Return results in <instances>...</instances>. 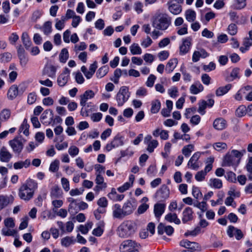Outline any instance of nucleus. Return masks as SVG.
<instances>
[{"instance_id":"obj_1","label":"nucleus","mask_w":252,"mask_h":252,"mask_svg":"<svg viewBox=\"0 0 252 252\" xmlns=\"http://www.w3.org/2000/svg\"><path fill=\"white\" fill-rule=\"evenodd\" d=\"M137 229V224L135 221L127 220L123 221L117 228V234L122 238L132 236Z\"/></svg>"},{"instance_id":"obj_2","label":"nucleus","mask_w":252,"mask_h":252,"mask_svg":"<svg viewBox=\"0 0 252 252\" xmlns=\"http://www.w3.org/2000/svg\"><path fill=\"white\" fill-rule=\"evenodd\" d=\"M37 188V183L30 180L20 187L19 195L21 199L29 200L32 197L34 190Z\"/></svg>"},{"instance_id":"obj_3","label":"nucleus","mask_w":252,"mask_h":252,"mask_svg":"<svg viewBox=\"0 0 252 252\" xmlns=\"http://www.w3.org/2000/svg\"><path fill=\"white\" fill-rule=\"evenodd\" d=\"M141 245L134 240L127 239L123 241L119 245L120 252H139Z\"/></svg>"},{"instance_id":"obj_4","label":"nucleus","mask_w":252,"mask_h":252,"mask_svg":"<svg viewBox=\"0 0 252 252\" xmlns=\"http://www.w3.org/2000/svg\"><path fill=\"white\" fill-rule=\"evenodd\" d=\"M169 21L167 16L163 14H160L156 16L152 23L154 28L160 30H165L169 27Z\"/></svg>"},{"instance_id":"obj_5","label":"nucleus","mask_w":252,"mask_h":252,"mask_svg":"<svg viewBox=\"0 0 252 252\" xmlns=\"http://www.w3.org/2000/svg\"><path fill=\"white\" fill-rule=\"evenodd\" d=\"M130 93L126 86L120 88L116 95V101L119 106H122L128 99Z\"/></svg>"},{"instance_id":"obj_6","label":"nucleus","mask_w":252,"mask_h":252,"mask_svg":"<svg viewBox=\"0 0 252 252\" xmlns=\"http://www.w3.org/2000/svg\"><path fill=\"white\" fill-rule=\"evenodd\" d=\"M24 140L21 137H17L10 140L9 143L14 152L19 154L23 150Z\"/></svg>"},{"instance_id":"obj_7","label":"nucleus","mask_w":252,"mask_h":252,"mask_svg":"<svg viewBox=\"0 0 252 252\" xmlns=\"http://www.w3.org/2000/svg\"><path fill=\"white\" fill-rule=\"evenodd\" d=\"M239 164V160L229 152L223 157L222 165L223 166H233L236 168Z\"/></svg>"},{"instance_id":"obj_8","label":"nucleus","mask_w":252,"mask_h":252,"mask_svg":"<svg viewBox=\"0 0 252 252\" xmlns=\"http://www.w3.org/2000/svg\"><path fill=\"white\" fill-rule=\"evenodd\" d=\"M144 143L147 146V150L149 153L153 152L154 149L158 145V141L157 140L153 139L152 136L150 135H147L145 137Z\"/></svg>"},{"instance_id":"obj_9","label":"nucleus","mask_w":252,"mask_h":252,"mask_svg":"<svg viewBox=\"0 0 252 252\" xmlns=\"http://www.w3.org/2000/svg\"><path fill=\"white\" fill-rule=\"evenodd\" d=\"M169 189L165 185L161 186L160 188L157 191L156 196L160 201L167 199L169 196Z\"/></svg>"},{"instance_id":"obj_10","label":"nucleus","mask_w":252,"mask_h":252,"mask_svg":"<svg viewBox=\"0 0 252 252\" xmlns=\"http://www.w3.org/2000/svg\"><path fill=\"white\" fill-rule=\"evenodd\" d=\"M41 123L45 125H50L53 121V111L50 109L45 110L40 117Z\"/></svg>"},{"instance_id":"obj_11","label":"nucleus","mask_w":252,"mask_h":252,"mask_svg":"<svg viewBox=\"0 0 252 252\" xmlns=\"http://www.w3.org/2000/svg\"><path fill=\"white\" fill-rule=\"evenodd\" d=\"M201 155V152H197L195 153L189 160L188 166L193 170H197L199 168L198 160Z\"/></svg>"},{"instance_id":"obj_12","label":"nucleus","mask_w":252,"mask_h":252,"mask_svg":"<svg viewBox=\"0 0 252 252\" xmlns=\"http://www.w3.org/2000/svg\"><path fill=\"white\" fill-rule=\"evenodd\" d=\"M70 70L65 68L63 72L58 76L57 83L61 87H63L68 82L70 74Z\"/></svg>"},{"instance_id":"obj_13","label":"nucleus","mask_w":252,"mask_h":252,"mask_svg":"<svg viewBox=\"0 0 252 252\" xmlns=\"http://www.w3.org/2000/svg\"><path fill=\"white\" fill-rule=\"evenodd\" d=\"M112 217L114 219L118 220H122L126 217L123 209L120 204H115L113 206Z\"/></svg>"},{"instance_id":"obj_14","label":"nucleus","mask_w":252,"mask_h":252,"mask_svg":"<svg viewBox=\"0 0 252 252\" xmlns=\"http://www.w3.org/2000/svg\"><path fill=\"white\" fill-rule=\"evenodd\" d=\"M179 245L182 247L194 251L200 249L198 243L195 242H191L185 239L180 241Z\"/></svg>"},{"instance_id":"obj_15","label":"nucleus","mask_w":252,"mask_h":252,"mask_svg":"<svg viewBox=\"0 0 252 252\" xmlns=\"http://www.w3.org/2000/svg\"><path fill=\"white\" fill-rule=\"evenodd\" d=\"M95 95L94 93L91 90L86 91L83 94L80 95V105L84 107L87 100L89 99H91L94 97Z\"/></svg>"},{"instance_id":"obj_16","label":"nucleus","mask_w":252,"mask_h":252,"mask_svg":"<svg viewBox=\"0 0 252 252\" xmlns=\"http://www.w3.org/2000/svg\"><path fill=\"white\" fill-rule=\"evenodd\" d=\"M95 182L97 184L94 188L95 191L98 192L107 188V184L104 182V178L101 175H97L96 176Z\"/></svg>"},{"instance_id":"obj_17","label":"nucleus","mask_w":252,"mask_h":252,"mask_svg":"<svg viewBox=\"0 0 252 252\" xmlns=\"http://www.w3.org/2000/svg\"><path fill=\"white\" fill-rule=\"evenodd\" d=\"M125 217L131 215L136 209V206L130 201H126L122 207Z\"/></svg>"},{"instance_id":"obj_18","label":"nucleus","mask_w":252,"mask_h":252,"mask_svg":"<svg viewBox=\"0 0 252 252\" xmlns=\"http://www.w3.org/2000/svg\"><path fill=\"white\" fill-rule=\"evenodd\" d=\"M191 45V38L189 37L186 38L183 40V43L180 46V54L185 55L189 50Z\"/></svg>"},{"instance_id":"obj_19","label":"nucleus","mask_w":252,"mask_h":252,"mask_svg":"<svg viewBox=\"0 0 252 252\" xmlns=\"http://www.w3.org/2000/svg\"><path fill=\"white\" fill-rule=\"evenodd\" d=\"M233 231H235V236L237 240H240L243 237V233L240 229L231 225L228 227L227 231V234L230 237H233L234 236Z\"/></svg>"},{"instance_id":"obj_20","label":"nucleus","mask_w":252,"mask_h":252,"mask_svg":"<svg viewBox=\"0 0 252 252\" xmlns=\"http://www.w3.org/2000/svg\"><path fill=\"white\" fill-rule=\"evenodd\" d=\"M57 68L53 65H46L43 70V74L50 78H55L56 77Z\"/></svg>"},{"instance_id":"obj_21","label":"nucleus","mask_w":252,"mask_h":252,"mask_svg":"<svg viewBox=\"0 0 252 252\" xmlns=\"http://www.w3.org/2000/svg\"><path fill=\"white\" fill-rule=\"evenodd\" d=\"M173 232L174 229L171 226H165L162 223H160L158 226V232L159 234L161 235L165 233L168 235H171Z\"/></svg>"},{"instance_id":"obj_22","label":"nucleus","mask_w":252,"mask_h":252,"mask_svg":"<svg viewBox=\"0 0 252 252\" xmlns=\"http://www.w3.org/2000/svg\"><path fill=\"white\" fill-rule=\"evenodd\" d=\"M167 4L169 10L173 14L177 15L181 12L182 6L180 4L173 3L172 1H169Z\"/></svg>"},{"instance_id":"obj_23","label":"nucleus","mask_w":252,"mask_h":252,"mask_svg":"<svg viewBox=\"0 0 252 252\" xmlns=\"http://www.w3.org/2000/svg\"><path fill=\"white\" fill-rule=\"evenodd\" d=\"M165 205L163 203H157L154 205V212L155 217L159 218L165 211Z\"/></svg>"},{"instance_id":"obj_24","label":"nucleus","mask_w":252,"mask_h":252,"mask_svg":"<svg viewBox=\"0 0 252 252\" xmlns=\"http://www.w3.org/2000/svg\"><path fill=\"white\" fill-rule=\"evenodd\" d=\"M193 211L190 207H187L183 212L182 221L184 223H186L193 218Z\"/></svg>"},{"instance_id":"obj_25","label":"nucleus","mask_w":252,"mask_h":252,"mask_svg":"<svg viewBox=\"0 0 252 252\" xmlns=\"http://www.w3.org/2000/svg\"><path fill=\"white\" fill-rule=\"evenodd\" d=\"M204 87L199 82H196L192 84L189 88L191 94H197L203 91Z\"/></svg>"},{"instance_id":"obj_26","label":"nucleus","mask_w":252,"mask_h":252,"mask_svg":"<svg viewBox=\"0 0 252 252\" xmlns=\"http://www.w3.org/2000/svg\"><path fill=\"white\" fill-rule=\"evenodd\" d=\"M12 157L11 154L7 151V150L2 147L0 151V159L2 162H7L9 161Z\"/></svg>"},{"instance_id":"obj_27","label":"nucleus","mask_w":252,"mask_h":252,"mask_svg":"<svg viewBox=\"0 0 252 252\" xmlns=\"http://www.w3.org/2000/svg\"><path fill=\"white\" fill-rule=\"evenodd\" d=\"M7 97L9 100H13L18 95V88L16 85H12L7 92Z\"/></svg>"},{"instance_id":"obj_28","label":"nucleus","mask_w":252,"mask_h":252,"mask_svg":"<svg viewBox=\"0 0 252 252\" xmlns=\"http://www.w3.org/2000/svg\"><path fill=\"white\" fill-rule=\"evenodd\" d=\"M11 112L9 109L4 108L0 112V121L5 122L8 121L11 117Z\"/></svg>"},{"instance_id":"obj_29","label":"nucleus","mask_w":252,"mask_h":252,"mask_svg":"<svg viewBox=\"0 0 252 252\" xmlns=\"http://www.w3.org/2000/svg\"><path fill=\"white\" fill-rule=\"evenodd\" d=\"M108 197L113 201H121L124 198V195L119 194L114 188L111 189V192L108 194Z\"/></svg>"},{"instance_id":"obj_30","label":"nucleus","mask_w":252,"mask_h":252,"mask_svg":"<svg viewBox=\"0 0 252 252\" xmlns=\"http://www.w3.org/2000/svg\"><path fill=\"white\" fill-rule=\"evenodd\" d=\"M226 125V121L222 118L216 119L213 123L214 127L217 130H222Z\"/></svg>"},{"instance_id":"obj_31","label":"nucleus","mask_w":252,"mask_h":252,"mask_svg":"<svg viewBox=\"0 0 252 252\" xmlns=\"http://www.w3.org/2000/svg\"><path fill=\"white\" fill-rule=\"evenodd\" d=\"M165 220L169 222H174L176 224H179L180 220L178 218L175 213H169L165 216Z\"/></svg>"},{"instance_id":"obj_32","label":"nucleus","mask_w":252,"mask_h":252,"mask_svg":"<svg viewBox=\"0 0 252 252\" xmlns=\"http://www.w3.org/2000/svg\"><path fill=\"white\" fill-rule=\"evenodd\" d=\"M231 87L232 85L228 84L225 86H222L218 88L216 91V95L220 96L226 94L231 89Z\"/></svg>"},{"instance_id":"obj_33","label":"nucleus","mask_w":252,"mask_h":252,"mask_svg":"<svg viewBox=\"0 0 252 252\" xmlns=\"http://www.w3.org/2000/svg\"><path fill=\"white\" fill-rule=\"evenodd\" d=\"M31 164V160L29 159H26L24 161H19L16 162L13 164L15 169H20L23 168H27Z\"/></svg>"},{"instance_id":"obj_34","label":"nucleus","mask_w":252,"mask_h":252,"mask_svg":"<svg viewBox=\"0 0 252 252\" xmlns=\"http://www.w3.org/2000/svg\"><path fill=\"white\" fill-rule=\"evenodd\" d=\"M10 199L12 201V197L6 195H0V211L5 207L10 202Z\"/></svg>"},{"instance_id":"obj_35","label":"nucleus","mask_w":252,"mask_h":252,"mask_svg":"<svg viewBox=\"0 0 252 252\" xmlns=\"http://www.w3.org/2000/svg\"><path fill=\"white\" fill-rule=\"evenodd\" d=\"M231 154L237 160H239V163H240V160L242 157L246 153V151L245 149H243L240 151H238L237 150H232L230 152Z\"/></svg>"},{"instance_id":"obj_36","label":"nucleus","mask_w":252,"mask_h":252,"mask_svg":"<svg viewBox=\"0 0 252 252\" xmlns=\"http://www.w3.org/2000/svg\"><path fill=\"white\" fill-rule=\"evenodd\" d=\"M177 63H178V60L177 59L174 58V59L170 60L166 65V71H167V72L169 73L172 72V71L174 70V69L176 67Z\"/></svg>"},{"instance_id":"obj_37","label":"nucleus","mask_w":252,"mask_h":252,"mask_svg":"<svg viewBox=\"0 0 252 252\" xmlns=\"http://www.w3.org/2000/svg\"><path fill=\"white\" fill-rule=\"evenodd\" d=\"M124 137L120 134H117L112 140V142L115 147L121 146L124 145Z\"/></svg>"},{"instance_id":"obj_38","label":"nucleus","mask_w":252,"mask_h":252,"mask_svg":"<svg viewBox=\"0 0 252 252\" xmlns=\"http://www.w3.org/2000/svg\"><path fill=\"white\" fill-rule=\"evenodd\" d=\"M75 241L73 237L66 236L61 239V245L64 247H68L74 243Z\"/></svg>"},{"instance_id":"obj_39","label":"nucleus","mask_w":252,"mask_h":252,"mask_svg":"<svg viewBox=\"0 0 252 252\" xmlns=\"http://www.w3.org/2000/svg\"><path fill=\"white\" fill-rule=\"evenodd\" d=\"M185 17L188 22H194L196 19V13L191 9H188L185 12Z\"/></svg>"},{"instance_id":"obj_40","label":"nucleus","mask_w":252,"mask_h":252,"mask_svg":"<svg viewBox=\"0 0 252 252\" xmlns=\"http://www.w3.org/2000/svg\"><path fill=\"white\" fill-rule=\"evenodd\" d=\"M50 195L52 198H59L62 195V191L58 187L55 186L52 189Z\"/></svg>"},{"instance_id":"obj_41","label":"nucleus","mask_w":252,"mask_h":252,"mask_svg":"<svg viewBox=\"0 0 252 252\" xmlns=\"http://www.w3.org/2000/svg\"><path fill=\"white\" fill-rule=\"evenodd\" d=\"M194 148L193 144H189L184 146L182 151L183 154L186 157H189L191 153L194 150Z\"/></svg>"},{"instance_id":"obj_42","label":"nucleus","mask_w":252,"mask_h":252,"mask_svg":"<svg viewBox=\"0 0 252 252\" xmlns=\"http://www.w3.org/2000/svg\"><path fill=\"white\" fill-rule=\"evenodd\" d=\"M152 107L151 109V113L153 114L157 113L160 108V101L157 99L153 101L152 102Z\"/></svg>"},{"instance_id":"obj_43","label":"nucleus","mask_w":252,"mask_h":252,"mask_svg":"<svg viewBox=\"0 0 252 252\" xmlns=\"http://www.w3.org/2000/svg\"><path fill=\"white\" fill-rule=\"evenodd\" d=\"M130 51L132 55H140L142 50L137 43H133L129 47Z\"/></svg>"},{"instance_id":"obj_44","label":"nucleus","mask_w":252,"mask_h":252,"mask_svg":"<svg viewBox=\"0 0 252 252\" xmlns=\"http://www.w3.org/2000/svg\"><path fill=\"white\" fill-rule=\"evenodd\" d=\"M227 32L231 35H235L238 32V27L235 24L231 23L228 26Z\"/></svg>"},{"instance_id":"obj_45","label":"nucleus","mask_w":252,"mask_h":252,"mask_svg":"<svg viewBox=\"0 0 252 252\" xmlns=\"http://www.w3.org/2000/svg\"><path fill=\"white\" fill-rule=\"evenodd\" d=\"M109 68L108 66L105 65L100 67L97 71L96 75L97 78H101L104 77L108 72Z\"/></svg>"},{"instance_id":"obj_46","label":"nucleus","mask_w":252,"mask_h":252,"mask_svg":"<svg viewBox=\"0 0 252 252\" xmlns=\"http://www.w3.org/2000/svg\"><path fill=\"white\" fill-rule=\"evenodd\" d=\"M210 185L216 189H220L222 186V183L221 181L219 179H211L210 180Z\"/></svg>"},{"instance_id":"obj_47","label":"nucleus","mask_w":252,"mask_h":252,"mask_svg":"<svg viewBox=\"0 0 252 252\" xmlns=\"http://www.w3.org/2000/svg\"><path fill=\"white\" fill-rule=\"evenodd\" d=\"M213 147L217 151L220 152L226 150L227 148V145L224 142H217L214 144Z\"/></svg>"},{"instance_id":"obj_48","label":"nucleus","mask_w":252,"mask_h":252,"mask_svg":"<svg viewBox=\"0 0 252 252\" xmlns=\"http://www.w3.org/2000/svg\"><path fill=\"white\" fill-rule=\"evenodd\" d=\"M60 161L58 159H55L52 161L49 167V170L52 172H56L59 169Z\"/></svg>"},{"instance_id":"obj_49","label":"nucleus","mask_w":252,"mask_h":252,"mask_svg":"<svg viewBox=\"0 0 252 252\" xmlns=\"http://www.w3.org/2000/svg\"><path fill=\"white\" fill-rule=\"evenodd\" d=\"M29 126L26 120H25L20 127V131L21 132H23L25 135L28 136L29 134Z\"/></svg>"},{"instance_id":"obj_50","label":"nucleus","mask_w":252,"mask_h":252,"mask_svg":"<svg viewBox=\"0 0 252 252\" xmlns=\"http://www.w3.org/2000/svg\"><path fill=\"white\" fill-rule=\"evenodd\" d=\"M43 32L46 35H48L52 32V23L50 21L46 22L43 27Z\"/></svg>"},{"instance_id":"obj_51","label":"nucleus","mask_w":252,"mask_h":252,"mask_svg":"<svg viewBox=\"0 0 252 252\" xmlns=\"http://www.w3.org/2000/svg\"><path fill=\"white\" fill-rule=\"evenodd\" d=\"M69 54L68 51L66 49L63 48L60 54V60L62 63H65L68 59Z\"/></svg>"},{"instance_id":"obj_52","label":"nucleus","mask_w":252,"mask_h":252,"mask_svg":"<svg viewBox=\"0 0 252 252\" xmlns=\"http://www.w3.org/2000/svg\"><path fill=\"white\" fill-rule=\"evenodd\" d=\"M56 21L55 28L58 30H62L64 28V23L66 21L64 18V16H62L61 20L56 19Z\"/></svg>"},{"instance_id":"obj_53","label":"nucleus","mask_w":252,"mask_h":252,"mask_svg":"<svg viewBox=\"0 0 252 252\" xmlns=\"http://www.w3.org/2000/svg\"><path fill=\"white\" fill-rule=\"evenodd\" d=\"M246 113H247V110L244 105L240 106L236 110V115L239 117L244 116Z\"/></svg>"},{"instance_id":"obj_54","label":"nucleus","mask_w":252,"mask_h":252,"mask_svg":"<svg viewBox=\"0 0 252 252\" xmlns=\"http://www.w3.org/2000/svg\"><path fill=\"white\" fill-rule=\"evenodd\" d=\"M1 233L4 236H13L16 231L13 228L4 227L2 229Z\"/></svg>"},{"instance_id":"obj_55","label":"nucleus","mask_w":252,"mask_h":252,"mask_svg":"<svg viewBox=\"0 0 252 252\" xmlns=\"http://www.w3.org/2000/svg\"><path fill=\"white\" fill-rule=\"evenodd\" d=\"M68 152L72 157H74L79 154V150L76 146L72 145L68 149Z\"/></svg>"},{"instance_id":"obj_56","label":"nucleus","mask_w":252,"mask_h":252,"mask_svg":"<svg viewBox=\"0 0 252 252\" xmlns=\"http://www.w3.org/2000/svg\"><path fill=\"white\" fill-rule=\"evenodd\" d=\"M199 107L198 109V112L201 115H203L205 113V109L207 107V101L205 100H202L198 104Z\"/></svg>"},{"instance_id":"obj_57","label":"nucleus","mask_w":252,"mask_h":252,"mask_svg":"<svg viewBox=\"0 0 252 252\" xmlns=\"http://www.w3.org/2000/svg\"><path fill=\"white\" fill-rule=\"evenodd\" d=\"M37 95L35 92L30 93L27 97V102L29 104H33L36 100Z\"/></svg>"},{"instance_id":"obj_58","label":"nucleus","mask_w":252,"mask_h":252,"mask_svg":"<svg viewBox=\"0 0 252 252\" xmlns=\"http://www.w3.org/2000/svg\"><path fill=\"white\" fill-rule=\"evenodd\" d=\"M194 206L199 208L202 212H205L207 210L206 201L204 200L201 202H197L196 203H194Z\"/></svg>"},{"instance_id":"obj_59","label":"nucleus","mask_w":252,"mask_h":252,"mask_svg":"<svg viewBox=\"0 0 252 252\" xmlns=\"http://www.w3.org/2000/svg\"><path fill=\"white\" fill-rule=\"evenodd\" d=\"M73 74L75 76V81L78 84H82L84 82L85 79L81 72H75Z\"/></svg>"},{"instance_id":"obj_60","label":"nucleus","mask_w":252,"mask_h":252,"mask_svg":"<svg viewBox=\"0 0 252 252\" xmlns=\"http://www.w3.org/2000/svg\"><path fill=\"white\" fill-rule=\"evenodd\" d=\"M149 207V205L147 203L141 204L138 207L136 213L138 215L142 214L147 210Z\"/></svg>"},{"instance_id":"obj_61","label":"nucleus","mask_w":252,"mask_h":252,"mask_svg":"<svg viewBox=\"0 0 252 252\" xmlns=\"http://www.w3.org/2000/svg\"><path fill=\"white\" fill-rule=\"evenodd\" d=\"M192 194L193 197L197 199L201 198L202 196V194L199 189L196 187H192Z\"/></svg>"},{"instance_id":"obj_62","label":"nucleus","mask_w":252,"mask_h":252,"mask_svg":"<svg viewBox=\"0 0 252 252\" xmlns=\"http://www.w3.org/2000/svg\"><path fill=\"white\" fill-rule=\"evenodd\" d=\"M120 153L121 158L125 157H130L133 155L134 152L132 149L127 148L126 150L121 151Z\"/></svg>"},{"instance_id":"obj_63","label":"nucleus","mask_w":252,"mask_h":252,"mask_svg":"<svg viewBox=\"0 0 252 252\" xmlns=\"http://www.w3.org/2000/svg\"><path fill=\"white\" fill-rule=\"evenodd\" d=\"M5 227L8 228H13L15 226L14 220L12 218H8L6 219L4 221Z\"/></svg>"},{"instance_id":"obj_64","label":"nucleus","mask_w":252,"mask_h":252,"mask_svg":"<svg viewBox=\"0 0 252 252\" xmlns=\"http://www.w3.org/2000/svg\"><path fill=\"white\" fill-rule=\"evenodd\" d=\"M156 79V77L153 74H151L148 78L146 83L147 86L148 87H152L154 84Z\"/></svg>"}]
</instances>
